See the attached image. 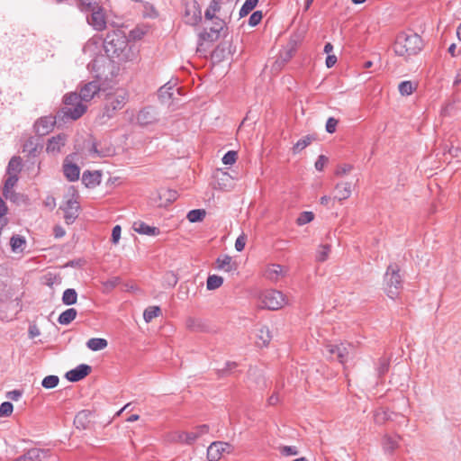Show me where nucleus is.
I'll use <instances>...</instances> for the list:
<instances>
[{"label": "nucleus", "mask_w": 461, "mask_h": 461, "mask_svg": "<svg viewBox=\"0 0 461 461\" xmlns=\"http://www.w3.org/2000/svg\"><path fill=\"white\" fill-rule=\"evenodd\" d=\"M104 49L106 55L120 62L131 60L135 58L132 48L122 31L115 30L109 32L104 41Z\"/></svg>", "instance_id": "1"}, {"label": "nucleus", "mask_w": 461, "mask_h": 461, "mask_svg": "<svg viewBox=\"0 0 461 461\" xmlns=\"http://www.w3.org/2000/svg\"><path fill=\"white\" fill-rule=\"evenodd\" d=\"M422 47V40L418 34L402 32L395 40L393 50L398 56L410 57L418 54Z\"/></svg>", "instance_id": "2"}, {"label": "nucleus", "mask_w": 461, "mask_h": 461, "mask_svg": "<svg viewBox=\"0 0 461 461\" xmlns=\"http://www.w3.org/2000/svg\"><path fill=\"white\" fill-rule=\"evenodd\" d=\"M402 288V277L400 274V267L397 264L388 266L384 276V291L386 295L394 300Z\"/></svg>", "instance_id": "3"}, {"label": "nucleus", "mask_w": 461, "mask_h": 461, "mask_svg": "<svg viewBox=\"0 0 461 461\" xmlns=\"http://www.w3.org/2000/svg\"><path fill=\"white\" fill-rule=\"evenodd\" d=\"M64 107L62 108V113L64 117L77 120L80 118L86 111L87 106L83 100L77 96V93L71 92L67 94L64 98Z\"/></svg>", "instance_id": "4"}, {"label": "nucleus", "mask_w": 461, "mask_h": 461, "mask_svg": "<svg viewBox=\"0 0 461 461\" xmlns=\"http://www.w3.org/2000/svg\"><path fill=\"white\" fill-rule=\"evenodd\" d=\"M79 208L78 195L74 189H71L65 195L64 203L60 206V209L64 212V219L67 224L73 223L78 217Z\"/></svg>", "instance_id": "5"}, {"label": "nucleus", "mask_w": 461, "mask_h": 461, "mask_svg": "<svg viewBox=\"0 0 461 461\" xmlns=\"http://www.w3.org/2000/svg\"><path fill=\"white\" fill-rule=\"evenodd\" d=\"M259 301L263 308L272 311L279 310L287 304L285 295L277 290L264 291L259 296Z\"/></svg>", "instance_id": "6"}, {"label": "nucleus", "mask_w": 461, "mask_h": 461, "mask_svg": "<svg viewBox=\"0 0 461 461\" xmlns=\"http://www.w3.org/2000/svg\"><path fill=\"white\" fill-rule=\"evenodd\" d=\"M127 98V94L124 90H118L113 94L108 95L104 107L107 117H112L116 110L122 109L126 104Z\"/></svg>", "instance_id": "7"}, {"label": "nucleus", "mask_w": 461, "mask_h": 461, "mask_svg": "<svg viewBox=\"0 0 461 461\" xmlns=\"http://www.w3.org/2000/svg\"><path fill=\"white\" fill-rule=\"evenodd\" d=\"M224 24L225 23L223 20L217 18V22H213V26H212L209 31L204 30L203 32H201L199 34L200 42L198 44L197 50L201 51L203 50L205 43H212L218 40L220 32L223 29Z\"/></svg>", "instance_id": "8"}, {"label": "nucleus", "mask_w": 461, "mask_h": 461, "mask_svg": "<svg viewBox=\"0 0 461 461\" xmlns=\"http://www.w3.org/2000/svg\"><path fill=\"white\" fill-rule=\"evenodd\" d=\"M68 137L66 133H59L50 138L46 143V152L51 156H57L63 151Z\"/></svg>", "instance_id": "9"}, {"label": "nucleus", "mask_w": 461, "mask_h": 461, "mask_svg": "<svg viewBox=\"0 0 461 461\" xmlns=\"http://www.w3.org/2000/svg\"><path fill=\"white\" fill-rule=\"evenodd\" d=\"M232 447L230 444L222 441H215L207 448V458L209 461H218L224 453H230Z\"/></svg>", "instance_id": "10"}, {"label": "nucleus", "mask_w": 461, "mask_h": 461, "mask_svg": "<svg viewBox=\"0 0 461 461\" xmlns=\"http://www.w3.org/2000/svg\"><path fill=\"white\" fill-rule=\"evenodd\" d=\"M87 23L97 32H102L106 28V16L102 5L86 16Z\"/></svg>", "instance_id": "11"}, {"label": "nucleus", "mask_w": 461, "mask_h": 461, "mask_svg": "<svg viewBox=\"0 0 461 461\" xmlns=\"http://www.w3.org/2000/svg\"><path fill=\"white\" fill-rule=\"evenodd\" d=\"M55 124L56 118L50 115L39 118L33 127L36 134L45 136L54 129Z\"/></svg>", "instance_id": "12"}, {"label": "nucleus", "mask_w": 461, "mask_h": 461, "mask_svg": "<svg viewBox=\"0 0 461 461\" xmlns=\"http://www.w3.org/2000/svg\"><path fill=\"white\" fill-rule=\"evenodd\" d=\"M202 20V14L195 2L186 5L185 10V22L190 25H196Z\"/></svg>", "instance_id": "13"}, {"label": "nucleus", "mask_w": 461, "mask_h": 461, "mask_svg": "<svg viewBox=\"0 0 461 461\" xmlns=\"http://www.w3.org/2000/svg\"><path fill=\"white\" fill-rule=\"evenodd\" d=\"M100 91V86L97 82L92 81L85 84L81 89L77 96L80 100H83L85 103L91 101L94 96Z\"/></svg>", "instance_id": "14"}, {"label": "nucleus", "mask_w": 461, "mask_h": 461, "mask_svg": "<svg viewBox=\"0 0 461 461\" xmlns=\"http://www.w3.org/2000/svg\"><path fill=\"white\" fill-rule=\"evenodd\" d=\"M287 274V269L278 264L269 265L265 271V276L267 279L272 282H277L281 278L285 277Z\"/></svg>", "instance_id": "15"}, {"label": "nucleus", "mask_w": 461, "mask_h": 461, "mask_svg": "<svg viewBox=\"0 0 461 461\" xmlns=\"http://www.w3.org/2000/svg\"><path fill=\"white\" fill-rule=\"evenodd\" d=\"M91 371V366L81 364L66 374V378L70 382H77L86 377Z\"/></svg>", "instance_id": "16"}, {"label": "nucleus", "mask_w": 461, "mask_h": 461, "mask_svg": "<svg viewBox=\"0 0 461 461\" xmlns=\"http://www.w3.org/2000/svg\"><path fill=\"white\" fill-rule=\"evenodd\" d=\"M352 187V182L338 183L335 186L336 194L333 199L338 200L339 202L348 199L351 195Z\"/></svg>", "instance_id": "17"}, {"label": "nucleus", "mask_w": 461, "mask_h": 461, "mask_svg": "<svg viewBox=\"0 0 461 461\" xmlns=\"http://www.w3.org/2000/svg\"><path fill=\"white\" fill-rule=\"evenodd\" d=\"M18 180V176L6 175L3 188V195L5 199L12 200L14 197L15 193L13 189L16 185Z\"/></svg>", "instance_id": "18"}, {"label": "nucleus", "mask_w": 461, "mask_h": 461, "mask_svg": "<svg viewBox=\"0 0 461 461\" xmlns=\"http://www.w3.org/2000/svg\"><path fill=\"white\" fill-rule=\"evenodd\" d=\"M132 228L137 233L148 236H157L160 232L157 227L149 226L143 221L134 222Z\"/></svg>", "instance_id": "19"}, {"label": "nucleus", "mask_w": 461, "mask_h": 461, "mask_svg": "<svg viewBox=\"0 0 461 461\" xmlns=\"http://www.w3.org/2000/svg\"><path fill=\"white\" fill-rule=\"evenodd\" d=\"M157 120L154 111L151 108H145L139 112L137 122L140 125H149Z\"/></svg>", "instance_id": "20"}, {"label": "nucleus", "mask_w": 461, "mask_h": 461, "mask_svg": "<svg viewBox=\"0 0 461 461\" xmlns=\"http://www.w3.org/2000/svg\"><path fill=\"white\" fill-rule=\"evenodd\" d=\"M90 416L91 412L87 410L79 411L74 419V425L76 428L79 429H86L90 423Z\"/></svg>", "instance_id": "21"}, {"label": "nucleus", "mask_w": 461, "mask_h": 461, "mask_svg": "<svg viewBox=\"0 0 461 461\" xmlns=\"http://www.w3.org/2000/svg\"><path fill=\"white\" fill-rule=\"evenodd\" d=\"M400 438L397 435H385L382 442L384 452L393 453L399 447Z\"/></svg>", "instance_id": "22"}, {"label": "nucleus", "mask_w": 461, "mask_h": 461, "mask_svg": "<svg viewBox=\"0 0 461 461\" xmlns=\"http://www.w3.org/2000/svg\"><path fill=\"white\" fill-rule=\"evenodd\" d=\"M77 8L84 14H89L101 6L99 0H77Z\"/></svg>", "instance_id": "23"}, {"label": "nucleus", "mask_w": 461, "mask_h": 461, "mask_svg": "<svg viewBox=\"0 0 461 461\" xmlns=\"http://www.w3.org/2000/svg\"><path fill=\"white\" fill-rule=\"evenodd\" d=\"M63 172L69 181H76L79 178L80 169L76 164L65 161L63 165Z\"/></svg>", "instance_id": "24"}, {"label": "nucleus", "mask_w": 461, "mask_h": 461, "mask_svg": "<svg viewBox=\"0 0 461 461\" xmlns=\"http://www.w3.org/2000/svg\"><path fill=\"white\" fill-rule=\"evenodd\" d=\"M217 268L225 272H230L236 269V265L232 262L231 257L223 255L216 260Z\"/></svg>", "instance_id": "25"}, {"label": "nucleus", "mask_w": 461, "mask_h": 461, "mask_svg": "<svg viewBox=\"0 0 461 461\" xmlns=\"http://www.w3.org/2000/svg\"><path fill=\"white\" fill-rule=\"evenodd\" d=\"M22 158L14 156L9 160L6 167V175L18 176L19 173L22 171Z\"/></svg>", "instance_id": "26"}, {"label": "nucleus", "mask_w": 461, "mask_h": 461, "mask_svg": "<svg viewBox=\"0 0 461 461\" xmlns=\"http://www.w3.org/2000/svg\"><path fill=\"white\" fill-rule=\"evenodd\" d=\"M101 175L97 172L85 171L82 175V182L87 187L95 186L100 183Z\"/></svg>", "instance_id": "27"}, {"label": "nucleus", "mask_w": 461, "mask_h": 461, "mask_svg": "<svg viewBox=\"0 0 461 461\" xmlns=\"http://www.w3.org/2000/svg\"><path fill=\"white\" fill-rule=\"evenodd\" d=\"M333 350H336V359L339 360V363L344 364L348 360V357L352 350V346L350 344L341 343L337 345V348H334Z\"/></svg>", "instance_id": "28"}, {"label": "nucleus", "mask_w": 461, "mask_h": 461, "mask_svg": "<svg viewBox=\"0 0 461 461\" xmlns=\"http://www.w3.org/2000/svg\"><path fill=\"white\" fill-rule=\"evenodd\" d=\"M11 249L14 253H21L26 247V240L21 235H13L10 239Z\"/></svg>", "instance_id": "29"}, {"label": "nucleus", "mask_w": 461, "mask_h": 461, "mask_svg": "<svg viewBox=\"0 0 461 461\" xmlns=\"http://www.w3.org/2000/svg\"><path fill=\"white\" fill-rule=\"evenodd\" d=\"M258 340L257 344L259 347H266L270 342L272 336L270 333V330L267 327H262L258 330V335H257Z\"/></svg>", "instance_id": "30"}, {"label": "nucleus", "mask_w": 461, "mask_h": 461, "mask_svg": "<svg viewBox=\"0 0 461 461\" xmlns=\"http://www.w3.org/2000/svg\"><path fill=\"white\" fill-rule=\"evenodd\" d=\"M221 5L218 0H212L205 11L204 17L206 20L217 22L216 14L220 11Z\"/></svg>", "instance_id": "31"}, {"label": "nucleus", "mask_w": 461, "mask_h": 461, "mask_svg": "<svg viewBox=\"0 0 461 461\" xmlns=\"http://www.w3.org/2000/svg\"><path fill=\"white\" fill-rule=\"evenodd\" d=\"M107 340L102 338H92L86 342V347L92 351L103 350L107 347Z\"/></svg>", "instance_id": "32"}, {"label": "nucleus", "mask_w": 461, "mask_h": 461, "mask_svg": "<svg viewBox=\"0 0 461 461\" xmlns=\"http://www.w3.org/2000/svg\"><path fill=\"white\" fill-rule=\"evenodd\" d=\"M77 317V311L74 308H69L64 311L58 319L59 324L68 325Z\"/></svg>", "instance_id": "33"}, {"label": "nucleus", "mask_w": 461, "mask_h": 461, "mask_svg": "<svg viewBox=\"0 0 461 461\" xmlns=\"http://www.w3.org/2000/svg\"><path fill=\"white\" fill-rule=\"evenodd\" d=\"M199 438V434L194 433V431L191 432H178L176 434V440L185 444H192Z\"/></svg>", "instance_id": "34"}, {"label": "nucleus", "mask_w": 461, "mask_h": 461, "mask_svg": "<svg viewBox=\"0 0 461 461\" xmlns=\"http://www.w3.org/2000/svg\"><path fill=\"white\" fill-rule=\"evenodd\" d=\"M77 294L75 289H66L62 295V303L66 305H72L77 303Z\"/></svg>", "instance_id": "35"}, {"label": "nucleus", "mask_w": 461, "mask_h": 461, "mask_svg": "<svg viewBox=\"0 0 461 461\" xmlns=\"http://www.w3.org/2000/svg\"><path fill=\"white\" fill-rule=\"evenodd\" d=\"M47 452L40 448H32L26 452L24 457L30 460L42 461L46 456Z\"/></svg>", "instance_id": "36"}, {"label": "nucleus", "mask_w": 461, "mask_h": 461, "mask_svg": "<svg viewBox=\"0 0 461 461\" xmlns=\"http://www.w3.org/2000/svg\"><path fill=\"white\" fill-rule=\"evenodd\" d=\"M331 247L329 244L320 245L316 251V260L319 262H324L329 258Z\"/></svg>", "instance_id": "37"}, {"label": "nucleus", "mask_w": 461, "mask_h": 461, "mask_svg": "<svg viewBox=\"0 0 461 461\" xmlns=\"http://www.w3.org/2000/svg\"><path fill=\"white\" fill-rule=\"evenodd\" d=\"M223 284V278L217 275H211L206 281V288L208 290H215L221 287Z\"/></svg>", "instance_id": "38"}, {"label": "nucleus", "mask_w": 461, "mask_h": 461, "mask_svg": "<svg viewBox=\"0 0 461 461\" xmlns=\"http://www.w3.org/2000/svg\"><path fill=\"white\" fill-rule=\"evenodd\" d=\"M161 310L158 306H149L143 312V319L146 322H150L154 318L158 317Z\"/></svg>", "instance_id": "39"}, {"label": "nucleus", "mask_w": 461, "mask_h": 461, "mask_svg": "<svg viewBox=\"0 0 461 461\" xmlns=\"http://www.w3.org/2000/svg\"><path fill=\"white\" fill-rule=\"evenodd\" d=\"M205 216V211L202 209H194L187 213V220L190 222H198L203 221Z\"/></svg>", "instance_id": "40"}, {"label": "nucleus", "mask_w": 461, "mask_h": 461, "mask_svg": "<svg viewBox=\"0 0 461 461\" xmlns=\"http://www.w3.org/2000/svg\"><path fill=\"white\" fill-rule=\"evenodd\" d=\"M258 2V0H246L240 9V16L244 17L248 15L257 6Z\"/></svg>", "instance_id": "41"}, {"label": "nucleus", "mask_w": 461, "mask_h": 461, "mask_svg": "<svg viewBox=\"0 0 461 461\" xmlns=\"http://www.w3.org/2000/svg\"><path fill=\"white\" fill-rule=\"evenodd\" d=\"M398 89L402 95H410L413 93L415 86L411 81H402Z\"/></svg>", "instance_id": "42"}, {"label": "nucleus", "mask_w": 461, "mask_h": 461, "mask_svg": "<svg viewBox=\"0 0 461 461\" xmlns=\"http://www.w3.org/2000/svg\"><path fill=\"white\" fill-rule=\"evenodd\" d=\"M59 376L50 375H47L46 377L43 378V380L41 382V385L45 389H52V388H55L59 384Z\"/></svg>", "instance_id": "43"}, {"label": "nucleus", "mask_w": 461, "mask_h": 461, "mask_svg": "<svg viewBox=\"0 0 461 461\" xmlns=\"http://www.w3.org/2000/svg\"><path fill=\"white\" fill-rule=\"evenodd\" d=\"M312 142V138L309 136H305L303 139L299 140L293 147L294 153H298L305 149Z\"/></svg>", "instance_id": "44"}, {"label": "nucleus", "mask_w": 461, "mask_h": 461, "mask_svg": "<svg viewBox=\"0 0 461 461\" xmlns=\"http://www.w3.org/2000/svg\"><path fill=\"white\" fill-rule=\"evenodd\" d=\"M314 219V214L312 212H303L300 213L299 217L296 220V223L299 226H303L306 223L311 222Z\"/></svg>", "instance_id": "45"}, {"label": "nucleus", "mask_w": 461, "mask_h": 461, "mask_svg": "<svg viewBox=\"0 0 461 461\" xmlns=\"http://www.w3.org/2000/svg\"><path fill=\"white\" fill-rule=\"evenodd\" d=\"M389 369V360L385 357H382L379 359V362L376 366V372L379 376L384 375Z\"/></svg>", "instance_id": "46"}, {"label": "nucleus", "mask_w": 461, "mask_h": 461, "mask_svg": "<svg viewBox=\"0 0 461 461\" xmlns=\"http://www.w3.org/2000/svg\"><path fill=\"white\" fill-rule=\"evenodd\" d=\"M14 406L10 402H5L0 405V417H8L12 414Z\"/></svg>", "instance_id": "47"}, {"label": "nucleus", "mask_w": 461, "mask_h": 461, "mask_svg": "<svg viewBox=\"0 0 461 461\" xmlns=\"http://www.w3.org/2000/svg\"><path fill=\"white\" fill-rule=\"evenodd\" d=\"M237 159V152L230 150L228 151L222 158V163L224 165H232Z\"/></svg>", "instance_id": "48"}, {"label": "nucleus", "mask_w": 461, "mask_h": 461, "mask_svg": "<svg viewBox=\"0 0 461 461\" xmlns=\"http://www.w3.org/2000/svg\"><path fill=\"white\" fill-rule=\"evenodd\" d=\"M261 20H262V12L256 11L250 15V17L249 19V24L250 26H256L261 22Z\"/></svg>", "instance_id": "49"}, {"label": "nucleus", "mask_w": 461, "mask_h": 461, "mask_svg": "<svg viewBox=\"0 0 461 461\" xmlns=\"http://www.w3.org/2000/svg\"><path fill=\"white\" fill-rule=\"evenodd\" d=\"M352 170V166L345 164L337 167L335 175L338 176H343Z\"/></svg>", "instance_id": "50"}, {"label": "nucleus", "mask_w": 461, "mask_h": 461, "mask_svg": "<svg viewBox=\"0 0 461 461\" xmlns=\"http://www.w3.org/2000/svg\"><path fill=\"white\" fill-rule=\"evenodd\" d=\"M280 452L285 456H296L298 454V450L296 447L293 446H285L280 448Z\"/></svg>", "instance_id": "51"}, {"label": "nucleus", "mask_w": 461, "mask_h": 461, "mask_svg": "<svg viewBox=\"0 0 461 461\" xmlns=\"http://www.w3.org/2000/svg\"><path fill=\"white\" fill-rule=\"evenodd\" d=\"M122 228L120 225H115L112 230V242L117 244L121 238Z\"/></svg>", "instance_id": "52"}, {"label": "nucleus", "mask_w": 461, "mask_h": 461, "mask_svg": "<svg viewBox=\"0 0 461 461\" xmlns=\"http://www.w3.org/2000/svg\"><path fill=\"white\" fill-rule=\"evenodd\" d=\"M246 236L244 234L240 235L235 241V249L237 251H242L246 245Z\"/></svg>", "instance_id": "53"}, {"label": "nucleus", "mask_w": 461, "mask_h": 461, "mask_svg": "<svg viewBox=\"0 0 461 461\" xmlns=\"http://www.w3.org/2000/svg\"><path fill=\"white\" fill-rule=\"evenodd\" d=\"M338 125V120L333 117H330L327 120L326 122V131L329 133H333L336 131V127Z\"/></svg>", "instance_id": "54"}, {"label": "nucleus", "mask_w": 461, "mask_h": 461, "mask_svg": "<svg viewBox=\"0 0 461 461\" xmlns=\"http://www.w3.org/2000/svg\"><path fill=\"white\" fill-rule=\"evenodd\" d=\"M120 283V278L119 277H113L107 281H105L104 283V285L106 289L108 290H112L113 289L114 287H116Z\"/></svg>", "instance_id": "55"}, {"label": "nucleus", "mask_w": 461, "mask_h": 461, "mask_svg": "<svg viewBox=\"0 0 461 461\" xmlns=\"http://www.w3.org/2000/svg\"><path fill=\"white\" fill-rule=\"evenodd\" d=\"M327 161H328V159H327V158L324 155L319 156V158L316 160L315 165H314L315 168L318 171H321L324 168Z\"/></svg>", "instance_id": "56"}, {"label": "nucleus", "mask_w": 461, "mask_h": 461, "mask_svg": "<svg viewBox=\"0 0 461 461\" xmlns=\"http://www.w3.org/2000/svg\"><path fill=\"white\" fill-rule=\"evenodd\" d=\"M7 211H8V208H7L5 202L4 201L3 198L0 197V220L7 219L5 217Z\"/></svg>", "instance_id": "57"}, {"label": "nucleus", "mask_w": 461, "mask_h": 461, "mask_svg": "<svg viewBox=\"0 0 461 461\" xmlns=\"http://www.w3.org/2000/svg\"><path fill=\"white\" fill-rule=\"evenodd\" d=\"M28 332H29V337L31 339H34V338L40 336V334H41L40 330L38 329V327L35 324L30 325Z\"/></svg>", "instance_id": "58"}, {"label": "nucleus", "mask_w": 461, "mask_h": 461, "mask_svg": "<svg viewBox=\"0 0 461 461\" xmlns=\"http://www.w3.org/2000/svg\"><path fill=\"white\" fill-rule=\"evenodd\" d=\"M172 90L171 86H167V85L161 86L158 90V94L161 97H164L166 95H168V97L172 96V93L170 92Z\"/></svg>", "instance_id": "59"}, {"label": "nucleus", "mask_w": 461, "mask_h": 461, "mask_svg": "<svg viewBox=\"0 0 461 461\" xmlns=\"http://www.w3.org/2000/svg\"><path fill=\"white\" fill-rule=\"evenodd\" d=\"M208 431H209V426L206 424H203V425L198 426L195 429L194 433L199 434V437H201L202 435L207 433Z\"/></svg>", "instance_id": "60"}, {"label": "nucleus", "mask_w": 461, "mask_h": 461, "mask_svg": "<svg viewBox=\"0 0 461 461\" xmlns=\"http://www.w3.org/2000/svg\"><path fill=\"white\" fill-rule=\"evenodd\" d=\"M337 62V57L335 55H328L326 59V66L332 68Z\"/></svg>", "instance_id": "61"}, {"label": "nucleus", "mask_w": 461, "mask_h": 461, "mask_svg": "<svg viewBox=\"0 0 461 461\" xmlns=\"http://www.w3.org/2000/svg\"><path fill=\"white\" fill-rule=\"evenodd\" d=\"M45 206L53 209L56 206L55 198L53 196H48L44 201Z\"/></svg>", "instance_id": "62"}, {"label": "nucleus", "mask_w": 461, "mask_h": 461, "mask_svg": "<svg viewBox=\"0 0 461 461\" xmlns=\"http://www.w3.org/2000/svg\"><path fill=\"white\" fill-rule=\"evenodd\" d=\"M334 348H337V345L329 344L326 346V351L332 358H336V350H333Z\"/></svg>", "instance_id": "63"}, {"label": "nucleus", "mask_w": 461, "mask_h": 461, "mask_svg": "<svg viewBox=\"0 0 461 461\" xmlns=\"http://www.w3.org/2000/svg\"><path fill=\"white\" fill-rule=\"evenodd\" d=\"M8 396L14 400V401H17L19 400V398L22 396V393L20 391L18 390H14V391H11L8 393Z\"/></svg>", "instance_id": "64"}]
</instances>
